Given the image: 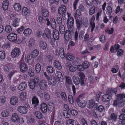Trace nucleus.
Masks as SVG:
<instances>
[{
    "mask_svg": "<svg viewBox=\"0 0 125 125\" xmlns=\"http://www.w3.org/2000/svg\"><path fill=\"white\" fill-rule=\"evenodd\" d=\"M86 4L89 6H91L93 4L94 0H85Z\"/></svg>",
    "mask_w": 125,
    "mask_h": 125,
    "instance_id": "53",
    "label": "nucleus"
},
{
    "mask_svg": "<svg viewBox=\"0 0 125 125\" xmlns=\"http://www.w3.org/2000/svg\"><path fill=\"white\" fill-rule=\"evenodd\" d=\"M59 9L61 10V11L62 12V13H66V8L64 5H62L60 8Z\"/></svg>",
    "mask_w": 125,
    "mask_h": 125,
    "instance_id": "50",
    "label": "nucleus"
},
{
    "mask_svg": "<svg viewBox=\"0 0 125 125\" xmlns=\"http://www.w3.org/2000/svg\"><path fill=\"white\" fill-rule=\"evenodd\" d=\"M11 120L14 122L16 121H17L19 123L21 122L19 116L18 114L16 113H14L12 115L11 118Z\"/></svg>",
    "mask_w": 125,
    "mask_h": 125,
    "instance_id": "11",
    "label": "nucleus"
},
{
    "mask_svg": "<svg viewBox=\"0 0 125 125\" xmlns=\"http://www.w3.org/2000/svg\"><path fill=\"white\" fill-rule=\"evenodd\" d=\"M36 72L37 73H40L41 70V66L40 64L38 63L35 66Z\"/></svg>",
    "mask_w": 125,
    "mask_h": 125,
    "instance_id": "36",
    "label": "nucleus"
},
{
    "mask_svg": "<svg viewBox=\"0 0 125 125\" xmlns=\"http://www.w3.org/2000/svg\"><path fill=\"white\" fill-rule=\"evenodd\" d=\"M36 118L38 119H41L43 117V115L42 113L40 112H36L34 114Z\"/></svg>",
    "mask_w": 125,
    "mask_h": 125,
    "instance_id": "28",
    "label": "nucleus"
},
{
    "mask_svg": "<svg viewBox=\"0 0 125 125\" xmlns=\"http://www.w3.org/2000/svg\"><path fill=\"white\" fill-rule=\"evenodd\" d=\"M63 114L64 116L67 118H69L71 116L70 115L68 111L65 110H64L63 111Z\"/></svg>",
    "mask_w": 125,
    "mask_h": 125,
    "instance_id": "39",
    "label": "nucleus"
},
{
    "mask_svg": "<svg viewBox=\"0 0 125 125\" xmlns=\"http://www.w3.org/2000/svg\"><path fill=\"white\" fill-rule=\"evenodd\" d=\"M39 108L43 113H45L47 112V105L45 103H42L40 106Z\"/></svg>",
    "mask_w": 125,
    "mask_h": 125,
    "instance_id": "7",
    "label": "nucleus"
},
{
    "mask_svg": "<svg viewBox=\"0 0 125 125\" xmlns=\"http://www.w3.org/2000/svg\"><path fill=\"white\" fill-rule=\"evenodd\" d=\"M98 110L99 112L102 113L105 111V108L103 106L100 105L98 107Z\"/></svg>",
    "mask_w": 125,
    "mask_h": 125,
    "instance_id": "54",
    "label": "nucleus"
},
{
    "mask_svg": "<svg viewBox=\"0 0 125 125\" xmlns=\"http://www.w3.org/2000/svg\"><path fill=\"white\" fill-rule=\"evenodd\" d=\"M111 118L115 121L117 119V115L116 114L114 113H112L111 114L110 116Z\"/></svg>",
    "mask_w": 125,
    "mask_h": 125,
    "instance_id": "59",
    "label": "nucleus"
},
{
    "mask_svg": "<svg viewBox=\"0 0 125 125\" xmlns=\"http://www.w3.org/2000/svg\"><path fill=\"white\" fill-rule=\"evenodd\" d=\"M83 24L85 27H87L88 25V20L86 19H83Z\"/></svg>",
    "mask_w": 125,
    "mask_h": 125,
    "instance_id": "58",
    "label": "nucleus"
},
{
    "mask_svg": "<svg viewBox=\"0 0 125 125\" xmlns=\"http://www.w3.org/2000/svg\"><path fill=\"white\" fill-rule=\"evenodd\" d=\"M119 119L122 120L125 119V114H121L119 116Z\"/></svg>",
    "mask_w": 125,
    "mask_h": 125,
    "instance_id": "64",
    "label": "nucleus"
},
{
    "mask_svg": "<svg viewBox=\"0 0 125 125\" xmlns=\"http://www.w3.org/2000/svg\"><path fill=\"white\" fill-rule=\"evenodd\" d=\"M18 99L16 97H12L10 98V102L12 105H15L18 103Z\"/></svg>",
    "mask_w": 125,
    "mask_h": 125,
    "instance_id": "18",
    "label": "nucleus"
},
{
    "mask_svg": "<svg viewBox=\"0 0 125 125\" xmlns=\"http://www.w3.org/2000/svg\"><path fill=\"white\" fill-rule=\"evenodd\" d=\"M46 69L47 72L49 73H53L54 71L53 68L51 66H47Z\"/></svg>",
    "mask_w": 125,
    "mask_h": 125,
    "instance_id": "38",
    "label": "nucleus"
},
{
    "mask_svg": "<svg viewBox=\"0 0 125 125\" xmlns=\"http://www.w3.org/2000/svg\"><path fill=\"white\" fill-rule=\"evenodd\" d=\"M6 31L7 33H9L12 31V29L10 26L7 25L6 26L5 28Z\"/></svg>",
    "mask_w": 125,
    "mask_h": 125,
    "instance_id": "44",
    "label": "nucleus"
},
{
    "mask_svg": "<svg viewBox=\"0 0 125 125\" xmlns=\"http://www.w3.org/2000/svg\"><path fill=\"white\" fill-rule=\"evenodd\" d=\"M1 114L3 117H7L9 115V114L7 110H4L2 112Z\"/></svg>",
    "mask_w": 125,
    "mask_h": 125,
    "instance_id": "47",
    "label": "nucleus"
},
{
    "mask_svg": "<svg viewBox=\"0 0 125 125\" xmlns=\"http://www.w3.org/2000/svg\"><path fill=\"white\" fill-rule=\"evenodd\" d=\"M59 30L60 33L63 34L65 31V28L64 26L62 25H60L59 26Z\"/></svg>",
    "mask_w": 125,
    "mask_h": 125,
    "instance_id": "35",
    "label": "nucleus"
},
{
    "mask_svg": "<svg viewBox=\"0 0 125 125\" xmlns=\"http://www.w3.org/2000/svg\"><path fill=\"white\" fill-rule=\"evenodd\" d=\"M95 103L93 100H90L88 105V107L89 108H92L94 105Z\"/></svg>",
    "mask_w": 125,
    "mask_h": 125,
    "instance_id": "29",
    "label": "nucleus"
},
{
    "mask_svg": "<svg viewBox=\"0 0 125 125\" xmlns=\"http://www.w3.org/2000/svg\"><path fill=\"white\" fill-rule=\"evenodd\" d=\"M44 98L46 100L48 101L50 98V96L49 94L45 92L44 94Z\"/></svg>",
    "mask_w": 125,
    "mask_h": 125,
    "instance_id": "57",
    "label": "nucleus"
},
{
    "mask_svg": "<svg viewBox=\"0 0 125 125\" xmlns=\"http://www.w3.org/2000/svg\"><path fill=\"white\" fill-rule=\"evenodd\" d=\"M69 70L72 72H74L76 70V67L71 64H69Z\"/></svg>",
    "mask_w": 125,
    "mask_h": 125,
    "instance_id": "49",
    "label": "nucleus"
},
{
    "mask_svg": "<svg viewBox=\"0 0 125 125\" xmlns=\"http://www.w3.org/2000/svg\"><path fill=\"white\" fill-rule=\"evenodd\" d=\"M9 5V1L8 0L4 1L2 3V7L4 10H7L8 8Z\"/></svg>",
    "mask_w": 125,
    "mask_h": 125,
    "instance_id": "21",
    "label": "nucleus"
},
{
    "mask_svg": "<svg viewBox=\"0 0 125 125\" xmlns=\"http://www.w3.org/2000/svg\"><path fill=\"white\" fill-rule=\"evenodd\" d=\"M27 87V84L26 83L24 82H22L19 86V90L21 91H23L25 90Z\"/></svg>",
    "mask_w": 125,
    "mask_h": 125,
    "instance_id": "14",
    "label": "nucleus"
},
{
    "mask_svg": "<svg viewBox=\"0 0 125 125\" xmlns=\"http://www.w3.org/2000/svg\"><path fill=\"white\" fill-rule=\"evenodd\" d=\"M6 56L5 52L4 51H0V59H4Z\"/></svg>",
    "mask_w": 125,
    "mask_h": 125,
    "instance_id": "40",
    "label": "nucleus"
},
{
    "mask_svg": "<svg viewBox=\"0 0 125 125\" xmlns=\"http://www.w3.org/2000/svg\"><path fill=\"white\" fill-rule=\"evenodd\" d=\"M37 95L40 98H42L43 94L42 91H38L37 92Z\"/></svg>",
    "mask_w": 125,
    "mask_h": 125,
    "instance_id": "60",
    "label": "nucleus"
},
{
    "mask_svg": "<svg viewBox=\"0 0 125 125\" xmlns=\"http://www.w3.org/2000/svg\"><path fill=\"white\" fill-rule=\"evenodd\" d=\"M86 102L84 100L82 101L80 103L78 104L79 106L81 108H83L85 107L86 105Z\"/></svg>",
    "mask_w": 125,
    "mask_h": 125,
    "instance_id": "46",
    "label": "nucleus"
},
{
    "mask_svg": "<svg viewBox=\"0 0 125 125\" xmlns=\"http://www.w3.org/2000/svg\"><path fill=\"white\" fill-rule=\"evenodd\" d=\"M68 100L70 103L72 104L73 103V100L72 95H70L68 96Z\"/></svg>",
    "mask_w": 125,
    "mask_h": 125,
    "instance_id": "55",
    "label": "nucleus"
},
{
    "mask_svg": "<svg viewBox=\"0 0 125 125\" xmlns=\"http://www.w3.org/2000/svg\"><path fill=\"white\" fill-rule=\"evenodd\" d=\"M14 9L17 11H19L21 9V6L19 3H15L13 6Z\"/></svg>",
    "mask_w": 125,
    "mask_h": 125,
    "instance_id": "22",
    "label": "nucleus"
},
{
    "mask_svg": "<svg viewBox=\"0 0 125 125\" xmlns=\"http://www.w3.org/2000/svg\"><path fill=\"white\" fill-rule=\"evenodd\" d=\"M29 85L30 88L32 89H33L35 87L36 84L33 81V80H31L29 81Z\"/></svg>",
    "mask_w": 125,
    "mask_h": 125,
    "instance_id": "30",
    "label": "nucleus"
},
{
    "mask_svg": "<svg viewBox=\"0 0 125 125\" xmlns=\"http://www.w3.org/2000/svg\"><path fill=\"white\" fill-rule=\"evenodd\" d=\"M77 70L79 71H83L84 70L86 67H84L82 64L79 65L77 66Z\"/></svg>",
    "mask_w": 125,
    "mask_h": 125,
    "instance_id": "43",
    "label": "nucleus"
},
{
    "mask_svg": "<svg viewBox=\"0 0 125 125\" xmlns=\"http://www.w3.org/2000/svg\"><path fill=\"white\" fill-rule=\"evenodd\" d=\"M47 81L45 80H41L40 83V87L42 90H46L47 87Z\"/></svg>",
    "mask_w": 125,
    "mask_h": 125,
    "instance_id": "5",
    "label": "nucleus"
},
{
    "mask_svg": "<svg viewBox=\"0 0 125 125\" xmlns=\"http://www.w3.org/2000/svg\"><path fill=\"white\" fill-rule=\"evenodd\" d=\"M53 65L54 67L58 70H60L62 68L61 63L58 61L55 60L54 61Z\"/></svg>",
    "mask_w": 125,
    "mask_h": 125,
    "instance_id": "15",
    "label": "nucleus"
},
{
    "mask_svg": "<svg viewBox=\"0 0 125 125\" xmlns=\"http://www.w3.org/2000/svg\"><path fill=\"white\" fill-rule=\"evenodd\" d=\"M73 31H66L64 34V38L66 40L69 41L72 38L71 34L73 32Z\"/></svg>",
    "mask_w": 125,
    "mask_h": 125,
    "instance_id": "6",
    "label": "nucleus"
},
{
    "mask_svg": "<svg viewBox=\"0 0 125 125\" xmlns=\"http://www.w3.org/2000/svg\"><path fill=\"white\" fill-rule=\"evenodd\" d=\"M63 49L62 48H61L59 50V54L61 58H63L65 57Z\"/></svg>",
    "mask_w": 125,
    "mask_h": 125,
    "instance_id": "34",
    "label": "nucleus"
},
{
    "mask_svg": "<svg viewBox=\"0 0 125 125\" xmlns=\"http://www.w3.org/2000/svg\"><path fill=\"white\" fill-rule=\"evenodd\" d=\"M18 110L20 113L24 114H26L28 111L26 107L24 106H19L18 108Z\"/></svg>",
    "mask_w": 125,
    "mask_h": 125,
    "instance_id": "9",
    "label": "nucleus"
},
{
    "mask_svg": "<svg viewBox=\"0 0 125 125\" xmlns=\"http://www.w3.org/2000/svg\"><path fill=\"white\" fill-rule=\"evenodd\" d=\"M107 10L106 11L108 15H110L112 12V8L110 6H108L107 7Z\"/></svg>",
    "mask_w": 125,
    "mask_h": 125,
    "instance_id": "48",
    "label": "nucleus"
},
{
    "mask_svg": "<svg viewBox=\"0 0 125 125\" xmlns=\"http://www.w3.org/2000/svg\"><path fill=\"white\" fill-rule=\"evenodd\" d=\"M117 100H115L113 103L114 106H118L119 107H122L125 104V100L123 99L125 97V94L124 93L118 94L117 95Z\"/></svg>",
    "mask_w": 125,
    "mask_h": 125,
    "instance_id": "1",
    "label": "nucleus"
},
{
    "mask_svg": "<svg viewBox=\"0 0 125 125\" xmlns=\"http://www.w3.org/2000/svg\"><path fill=\"white\" fill-rule=\"evenodd\" d=\"M8 39L12 42L16 41L17 38V35L15 33H11L9 34L7 37Z\"/></svg>",
    "mask_w": 125,
    "mask_h": 125,
    "instance_id": "4",
    "label": "nucleus"
},
{
    "mask_svg": "<svg viewBox=\"0 0 125 125\" xmlns=\"http://www.w3.org/2000/svg\"><path fill=\"white\" fill-rule=\"evenodd\" d=\"M22 13L23 15L26 16L29 14V11L27 9V8L24 7L22 9Z\"/></svg>",
    "mask_w": 125,
    "mask_h": 125,
    "instance_id": "31",
    "label": "nucleus"
},
{
    "mask_svg": "<svg viewBox=\"0 0 125 125\" xmlns=\"http://www.w3.org/2000/svg\"><path fill=\"white\" fill-rule=\"evenodd\" d=\"M67 58L69 60L71 61L73 60L74 58L73 56L70 53H68L66 55Z\"/></svg>",
    "mask_w": 125,
    "mask_h": 125,
    "instance_id": "45",
    "label": "nucleus"
},
{
    "mask_svg": "<svg viewBox=\"0 0 125 125\" xmlns=\"http://www.w3.org/2000/svg\"><path fill=\"white\" fill-rule=\"evenodd\" d=\"M79 79L80 82V83L81 85H83L85 81V75L84 73L82 72H79L78 74Z\"/></svg>",
    "mask_w": 125,
    "mask_h": 125,
    "instance_id": "10",
    "label": "nucleus"
},
{
    "mask_svg": "<svg viewBox=\"0 0 125 125\" xmlns=\"http://www.w3.org/2000/svg\"><path fill=\"white\" fill-rule=\"evenodd\" d=\"M27 93L26 92L21 93L20 95V98L21 100H24L26 98Z\"/></svg>",
    "mask_w": 125,
    "mask_h": 125,
    "instance_id": "26",
    "label": "nucleus"
},
{
    "mask_svg": "<svg viewBox=\"0 0 125 125\" xmlns=\"http://www.w3.org/2000/svg\"><path fill=\"white\" fill-rule=\"evenodd\" d=\"M47 20V18L45 17H43L42 16H40L39 17V21L41 23L45 24L46 23V20Z\"/></svg>",
    "mask_w": 125,
    "mask_h": 125,
    "instance_id": "24",
    "label": "nucleus"
},
{
    "mask_svg": "<svg viewBox=\"0 0 125 125\" xmlns=\"http://www.w3.org/2000/svg\"><path fill=\"white\" fill-rule=\"evenodd\" d=\"M40 46L42 50H44L47 47V44L45 42H42L40 43Z\"/></svg>",
    "mask_w": 125,
    "mask_h": 125,
    "instance_id": "41",
    "label": "nucleus"
},
{
    "mask_svg": "<svg viewBox=\"0 0 125 125\" xmlns=\"http://www.w3.org/2000/svg\"><path fill=\"white\" fill-rule=\"evenodd\" d=\"M39 53L37 49H35L31 52L30 54L31 55V58H33L36 57Z\"/></svg>",
    "mask_w": 125,
    "mask_h": 125,
    "instance_id": "20",
    "label": "nucleus"
},
{
    "mask_svg": "<svg viewBox=\"0 0 125 125\" xmlns=\"http://www.w3.org/2000/svg\"><path fill=\"white\" fill-rule=\"evenodd\" d=\"M83 98L82 97V95H80L76 99V101L77 103L78 104L79 103L82 102L83 101Z\"/></svg>",
    "mask_w": 125,
    "mask_h": 125,
    "instance_id": "32",
    "label": "nucleus"
},
{
    "mask_svg": "<svg viewBox=\"0 0 125 125\" xmlns=\"http://www.w3.org/2000/svg\"><path fill=\"white\" fill-rule=\"evenodd\" d=\"M111 98V96H109L105 94L102 96V100L103 102H107L110 101Z\"/></svg>",
    "mask_w": 125,
    "mask_h": 125,
    "instance_id": "17",
    "label": "nucleus"
},
{
    "mask_svg": "<svg viewBox=\"0 0 125 125\" xmlns=\"http://www.w3.org/2000/svg\"><path fill=\"white\" fill-rule=\"evenodd\" d=\"M41 12L42 15L44 17H46L48 16L49 15V12L47 10L43 9L41 10Z\"/></svg>",
    "mask_w": 125,
    "mask_h": 125,
    "instance_id": "25",
    "label": "nucleus"
},
{
    "mask_svg": "<svg viewBox=\"0 0 125 125\" xmlns=\"http://www.w3.org/2000/svg\"><path fill=\"white\" fill-rule=\"evenodd\" d=\"M33 80V81L36 84H37L38 83H39V78L37 76H35L34 78L32 80Z\"/></svg>",
    "mask_w": 125,
    "mask_h": 125,
    "instance_id": "51",
    "label": "nucleus"
},
{
    "mask_svg": "<svg viewBox=\"0 0 125 125\" xmlns=\"http://www.w3.org/2000/svg\"><path fill=\"white\" fill-rule=\"evenodd\" d=\"M43 35L46 36V37L49 39H51V31L48 28H46L44 31V32L42 34Z\"/></svg>",
    "mask_w": 125,
    "mask_h": 125,
    "instance_id": "13",
    "label": "nucleus"
},
{
    "mask_svg": "<svg viewBox=\"0 0 125 125\" xmlns=\"http://www.w3.org/2000/svg\"><path fill=\"white\" fill-rule=\"evenodd\" d=\"M74 22V19L72 17H71L67 19V24L69 31H73Z\"/></svg>",
    "mask_w": 125,
    "mask_h": 125,
    "instance_id": "2",
    "label": "nucleus"
},
{
    "mask_svg": "<svg viewBox=\"0 0 125 125\" xmlns=\"http://www.w3.org/2000/svg\"><path fill=\"white\" fill-rule=\"evenodd\" d=\"M24 28V27L23 26H21L20 28H19L17 30V31L18 33L19 34L21 33L23 31Z\"/></svg>",
    "mask_w": 125,
    "mask_h": 125,
    "instance_id": "63",
    "label": "nucleus"
},
{
    "mask_svg": "<svg viewBox=\"0 0 125 125\" xmlns=\"http://www.w3.org/2000/svg\"><path fill=\"white\" fill-rule=\"evenodd\" d=\"M95 11V9L94 7L93 6L91 8L89 11V13L90 15H92L94 14Z\"/></svg>",
    "mask_w": 125,
    "mask_h": 125,
    "instance_id": "61",
    "label": "nucleus"
},
{
    "mask_svg": "<svg viewBox=\"0 0 125 125\" xmlns=\"http://www.w3.org/2000/svg\"><path fill=\"white\" fill-rule=\"evenodd\" d=\"M32 105L34 106V109H36L37 106L39 105V100L35 96H33L32 99Z\"/></svg>",
    "mask_w": 125,
    "mask_h": 125,
    "instance_id": "8",
    "label": "nucleus"
},
{
    "mask_svg": "<svg viewBox=\"0 0 125 125\" xmlns=\"http://www.w3.org/2000/svg\"><path fill=\"white\" fill-rule=\"evenodd\" d=\"M114 94V91L113 90L110 88H108L106 92V94L109 96H111Z\"/></svg>",
    "mask_w": 125,
    "mask_h": 125,
    "instance_id": "37",
    "label": "nucleus"
},
{
    "mask_svg": "<svg viewBox=\"0 0 125 125\" xmlns=\"http://www.w3.org/2000/svg\"><path fill=\"white\" fill-rule=\"evenodd\" d=\"M48 84L52 86H54L56 83V80L54 77L50 78L48 79Z\"/></svg>",
    "mask_w": 125,
    "mask_h": 125,
    "instance_id": "16",
    "label": "nucleus"
},
{
    "mask_svg": "<svg viewBox=\"0 0 125 125\" xmlns=\"http://www.w3.org/2000/svg\"><path fill=\"white\" fill-rule=\"evenodd\" d=\"M31 32V30L29 28H27L24 30L23 33L25 36H27L30 35Z\"/></svg>",
    "mask_w": 125,
    "mask_h": 125,
    "instance_id": "27",
    "label": "nucleus"
},
{
    "mask_svg": "<svg viewBox=\"0 0 125 125\" xmlns=\"http://www.w3.org/2000/svg\"><path fill=\"white\" fill-rule=\"evenodd\" d=\"M53 38L55 40H57L59 39V33L57 30H54L53 31Z\"/></svg>",
    "mask_w": 125,
    "mask_h": 125,
    "instance_id": "19",
    "label": "nucleus"
},
{
    "mask_svg": "<svg viewBox=\"0 0 125 125\" xmlns=\"http://www.w3.org/2000/svg\"><path fill=\"white\" fill-rule=\"evenodd\" d=\"M20 67L21 71L23 73H24L28 69L27 65L24 63L20 64Z\"/></svg>",
    "mask_w": 125,
    "mask_h": 125,
    "instance_id": "12",
    "label": "nucleus"
},
{
    "mask_svg": "<svg viewBox=\"0 0 125 125\" xmlns=\"http://www.w3.org/2000/svg\"><path fill=\"white\" fill-rule=\"evenodd\" d=\"M20 21V19L18 18L15 19L13 21V23L12 24V26L14 27H16L19 26L18 23Z\"/></svg>",
    "mask_w": 125,
    "mask_h": 125,
    "instance_id": "33",
    "label": "nucleus"
},
{
    "mask_svg": "<svg viewBox=\"0 0 125 125\" xmlns=\"http://www.w3.org/2000/svg\"><path fill=\"white\" fill-rule=\"evenodd\" d=\"M76 23L77 28L79 29L81 27L82 24L81 20H79L78 19L76 20Z\"/></svg>",
    "mask_w": 125,
    "mask_h": 125,
    "instance_id": "42",
    "label": "nucleus"
},
{
    "mask_svg": "<svg viewBox=\"0 0 125 125\" xmlns=\"http://www.w3.org/2000/svg\"><path fill=\"white\" fill-rule=\"evenodd\" d=\"M73 79L74 83L76 85L78 84L81 81L79 79V78H78L77 76H74L73 77Z\"/></svg>",
    "mask_w": 125,
    "mask_h": 125,
    "instance_id": "23",
    "label": "nucleus"
},
{
    "mask_svg": "<svg viewBox=\"0 0 125 125\" xmlns=\"http://www.w3.org/2000/svg\"><path fill=\"white\" fill-rule=\"evenodd\" d=\"M74 121L73 119H69L67 121L66 125H74Z\"/></svg>",
    "mask_w": 125,
    "mask_h": 125,
    "instance_id": "62",
    "label": "nucleus"
},
{
    "mask_svg": "<svg viewBox=\"0 0 125 125\" xmlns=\"http://www.w3.org/2000/svg\"><path fill=\"white\" fill-rule=\"evenodd\" d=\"M62 99L64 100H66L67 99V97L65 93L62 92L61 94Z\"/></svg>",
    "mask_w": 125,
    "mask_h": 125,
    "instance_id": "52",
    "label": "nucleus"
},
{
    "mask_svg": "<svg viewBox=\"0 0 125 125\" xmlns=\"http://www.w3.org/2000/svg\"><path fill=\"white\" fill-rule=\"evenodd\" d=\"M20 49L18 48H15L13 49L11 53L12 57L14 58L18 56L20 54Z\"/></svg>",
    "mask_w": 125,
    "mask_h": 125,
    "instance_id": "3",
    "label": "nucleus"
},
{
    "mask_svg": "<svg viewBox=\"0 0 125 125\" xmlns=\"http://www.w3.org/2000/svg\"><path fill=\"white\" fill-rule=\"evenodd\" d=\"M65 78L67 83L69 84H70L72 83V81L71 78L67 76H65Z\"/></svg>",
    "mask_w": 125,
    "mask_h": 125,
    "instance_id": "56",
    "label": "nucleus"
}]
</instances>
